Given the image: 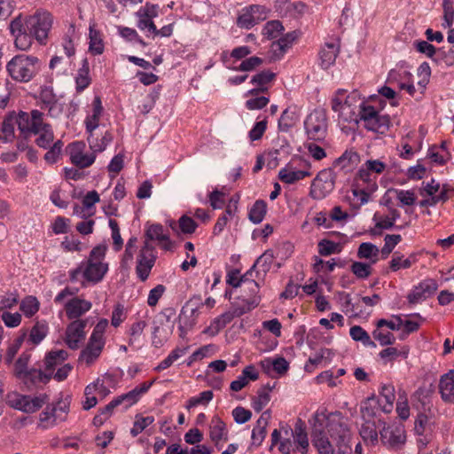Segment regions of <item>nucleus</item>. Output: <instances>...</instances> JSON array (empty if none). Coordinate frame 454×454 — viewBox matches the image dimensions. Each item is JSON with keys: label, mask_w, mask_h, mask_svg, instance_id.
Here are the masks:
<instances>
[{"label": "nucleus", "mask_w": 454, "mask_h": 454, "mask_svg": "<svg viewBox=\"0 0 454 454\" xmlns=\"http://www.w3.org/2000/svg\"><path fill=\"white\" fill-rule=\"evenodd\" d=\"M270 10L265 5L251 4L242 9L238 18V25L240 27L251 28L255 24L265 20Z\"/></svg>", "instance_id": "nucleus-17"}, {"label": "nucleus", "mask_w": 454, "mask_h": 454, "mask_svg": "<svg viewBox=\"0 0 454 454\" xmlns=\"http://www.w3.org/2000/svg\"><path fill=\"white\" fill-rule=\"evenodd\" d=\"M153 422L154 418L153 416L143 417L140 415H137L135 417L133 427L130 429V434H132V436H137L140 433H142L147 427L152 425Z\"/></svg>", "instance_id": "nucleus-64"}, {"label": "nucleus", "mask_w": 454, "mask_h": 454, "mask_svg": "<svg viewBox=\"0 0 454 454\" xmlns=\"http://www.w3.org/2000/svg\"><path fill=\"white\" fill-rule=\"evenodd\" d=\"M304 128L310 139H324L327 131V121L325 112L315 110L310 113L304 121Z\"/></svg>", "instance_id": "nucleus-16"}, {"label": "nucleus", "mask_w": 454, "mask_h": 454, "mask_svg": "<svg viewBox=\"0 0 454 454\" xmlns=\"http://www.w3.org/2000/svg\"><path fill=\"white\" fill-rule=\"evenodd\" d=\"M68 356L67 351L64 349L52 350L45 356V372H37L38 377L41 381L48 380L51 378L55 369L60 366Z\"/></svg>", "instance_id": "nucleus-26"}, {"label": "nucleus", "mask_w": 454, "mask_h": 454, "mask_svg": "<svg viewBox=\"0 0 454 454\" xmlns=\"http://www.w3.org/2000/svg\"><path fill=\"white\" fill-rule=\"evenodd\" d=\"M91 106V113L87 115L84 121L86 131L88 133L96 131L99 126V120L103 113L102 102L99 97L94 98Z\"/></svg>", "instance_id": "nucleus-35"}, {"label": "nucleus", "mask_w": 454, "mask_h": 454, "mask_svg": "<svg viewBox=\"0 0 454 454\" xmlns=\"http://www.w3.org/2000/svg\"><path fill=\"white\" fill-rule=\"evenodd\" d=\"M49 401L45 394L30 396L22 395H14L9 400L12 407L26 413H34L41 409Z\"/></svg>", "instance_id": "nucleus-18"}, {"label": "nucleus", "mask_w": 454, "mask_h": 454, "mask_svg": "<svg viewBox=\"0 0 454 454\" xmlns=\"http://www.w3.org/2000/svg\"><path fill=\"white\" fill-rule=\"evenodd\" d=\"M59 419L63 420L64 419L58 415V408L47 405L39 415L38 427L43 429L51 428L57 425Z\"/></svg>", "instance_id": "nucleus-42"}, {"label": "nucleus", "mask_w": 454, "mask_h": 454, "mask_svg": "<svg viewBox=\"0 0 454 454\" xmlns=\"http://www.w3.org/2000/svg\"><path fill=\"white\" fill-rule=\"evenodd\" d=\"M336 174L333 168L320 170L313 179L309 196L314 200H322L328 196L334 189Z\"/></svg>", "instance_id": "nucleus-10"}, {"label": "nucleus", "mask_w": 454, "mask_h": 454, "mask_svg": "<svg viewBox=\"0 0 454 454\" xmlns=\"http://www.w3.org/2000/svg\"><path fill=\"white\" fill-rule=\"evenodd\" d=\"M409 349L406 347H403L398 349L395 347H388L381 350L379 354L380 357L385 361V363L395 360L398 356L407 357Z\"/></svg>", "instance_id": "nucleus-56"}, {"label": "nucleus", "mask_w": 454, "mask_h": 454, "mask_svg": "<svg viewBox=\"0 0 454 454\" xmlns=\"http://www.w3.org/2000/svg\"><path fill=\"white\" fill-rule=\"evenodd\" d=\"M88 319H77L67 325L65 333V342L71 349L79 348L80 343L85 339V328Z\"/></svg>", "instance_id": "nucleus-23"}, {"label": "nucleus", "mask_w": 454, "mask_h": 454, "mask_svg": "<svg viewBox=\"0 0 454 454\" xmlns=\"http://www.w3.org/2000/svg\"><path fill=\"white\" fill-rule=\"evenodd\" d=\"M19 130L25 137L37 134L40 128L45 123L43 114L39 110L31 112H20L16 117Z\"/></svg>", "instance_id": "nucleus-14"}, {"label": "nucleus", "mask_w": 454, "mask_h": 454, "mask_svg": "<svg viewBox=\"0 0 454 454\" xmlns=\"http://www.w3.org/2000/svg\"><path fill=\"white\" fill-rule=\"evenodd\" d=\"M108 326V320L100 319L95 325L86 347L82 350L79 362L86 366L93 364L100 356L105 344V333Z\"/></svg>", "instance_id": "nucleus-5"}, {"label": "nucleus", "mask_w": 454, "mask_h": 454, "mask_svg": "<svg viewBox=\"0 0 454 454\" xmlns=\"http://www.w3.org/2000/svg\"><path fill=\"white\" fill-rule=\"evenodd\" d=\"M438 288L435 280L427 278L421 281L418 286H414L407 296L410 303L417 304L432 296Z\"/></svg>", "instance_id": "nucleus-25"}, {"label": "nucleus", "mask_w": 454, "mask_h": 454, "mask_svg": "<svg viewBox=\"0 0 454 454\" xmlns=\"http://www.w3.org/2000/svg\"><path fill=\"white\" fill-rule=\"evenodd\" d=\"M266 210H267V205L263 200L255 201V203L253 205L252 208L250 209L249 219L254 223H261L266 215Z\"/></svg>", "instance_id": "nucleus-63"}, {"label": "nucleus", "mask_w": 454, "mask_h": 454, "mask_svg": "<svg viewBox=\"0 0 454 454\" xmlns=\"http://www.w3.org/2000/svg\"><path fill=\"white\" fill-rule=\"evenodd\" d=\"M260 94H262V93L257 92L254 95L248 96L251 98H248L245 103V106L247 110H251V111L261 110L269 104V102H270L269 97H266L264 95H260Z\"/></svg>", "instance_id": "nucleus-59"}, {"label": "nucleus", "mask_w": 454, "mask_h": 454, "mask_svg": "<svg viewBox=\"0 0 454 454\" xmlns=\"http://www.w3.org/2000/svg\"><path fill=\"white\" fill-rule=\"evenodd\" d=\"M38 137L35 139V144L43 149H47L54 143V134L50 124L44 123L42 128L39 129Z\"/></svg>", "instance_id": "nucleus-48"}, {"label": "nucleus", "mask_w": 454, "mask_h": 454, "mask_svg": "<svg viewBox=\"0 0 454 454\" xmlns=\"http://www.w3.org/2000/svg\"><path fill=\"white\" fill-rule=\"evenodd\" d=\"M105 51V42L102 32L97 28L95 22L89 27V52L91 55H101Z\"/></svg>", "instance_id": "nucleus-34"}, {"label": "nucleus", "mask_w": 454, "mask_h": 454, "mask_svg": "<svg viewBox=\"0 0 454 454\" xmlns=\"http://www.w3.org/2000/svg\"><path fill=\"white\" fill-rule=\"evenodd\" d=\"M156 259L157 255L153 246L150 242L145 241L137 254L136 265V273L141 281L144 282L149 278Z\"/></svg>", "instance_id": "nucleus-13"}, {"label": "nucleus", "mask_w": 454, "mask_h": 454, "mask_svg": "<svg viewBox=\"0 0 454 454\" xmlns=\"http://www.w3.org/2000/svg\"><path fill=\"white\" fill-rule=\"evenodd\" d=\"M53 21V15L44 9H37L32 14H20L14 18L9 25V29L14 38L15 47L20 51H27L35 41L40 45H46Z\"/></svg>", "instance_id": "nucleus-1"}, {"label": "nucleus", "mask_w": 454, "mask_h": 454, "mask_svg": "<svg viewBox=\"0 0 454 454\" xmlns=\"http://www.w3.org/2000/svg\"><path fill=\"white\" fill-rule=\"evenodd\" d=\"M311 426L312 443L317 449L318 454H332L335 451L330 442L326 432L323 428V424H317L312 418L309 419Z\"/></svg>", "instance_id": "nucleus-24"}, {"label": "nucleus", "mask_w": 454, "mask_h": 454, "mask_svg": "<svg viewBox=\"0 0 454 454\" xmlns=\"http://www.w3.org/2000/svg\"><path fill=\"white\" fill-rule=\"evenodd\" d=\"M88 134L89 136L87 140L90 148L95 154L103 152L113 139L111 133L108 131H106L100 136L96 134L95 131Z\"/></svg>", "instance_id": "nucleus-43"}, {"label": "nucleus", "mask_w": 454, "mask_h": 454, "mask_svg": "<svg viewBox=\"0 0 454 454\" xmlns=\"http://www.w3.org/2000/svg\"><path fill=\"white\" fill-rule=\"evenodd\" d=\"M378 420H363L359 434L367 445L375 446L379 442L378 429L380 430L382 426L378 425Z\"/></svg>", "instance_id": "nucleus-32"}, {"label": "nucleus", "mask_w": 454, "mask_h": 454, "mask_svg": "<svg viewBox=\"0 0 454 454\" xmlns=\"http://www.w3.org/2000/svg\"><path fill=\"white\" fill-rule=\"evenodd\" d=\"M342 308V310L350 317H361L364 314L360 300L357 299L353 302L348 294L343 296Z\"/></svg>", "instance_id": "nucleus-50"}, {"label": "nucleus", "mask_w": 454, "mask_h": 454, "mask_svg": "<svg viewBox=\"0 0 454 454\" xmlns=\"http://www.w3.org/2000/svg\"><path fill=\"white\" fill-rule=\"evenodd\" d=\"M209 437L217 449L228 440V430L225 423L218 417H214L209 425Z\"/></svg>", "instance_id": "nucleus-31"}, {"label": "nucleus", "mask_w": 454, "mask_h": 454, "mask_svg": "<svg viewBox=\"0 0 454 454\" xmlns=\"http://www.w3.org/2000/svg\"><path fill=\"white\" fill-rule=\"evenodd\" d=\"M350 270L357 278L366 279L372 273V264L366 262H354Z\"/></svg>", "instance_id": "nucleus-57"}, {"label": "nucleus", "mask_w": 454, "mask_h": 454, "mask_svg": "<svg viewBox=\"0 0 454 454\" xmlns=\"http://www.w3.org/2000/svg\"><path fill=\"white\" fill-rule=\"evenodd\" d=\"M378 425L382 426L380 434L384 446L396 449L404 444L406 435L403 426L387 425L382 419L378 420Z\"/></svg>", "instance_id": "nucleus-15"}, {"label": "nucleus", "mask_w": 454, "mask_h": 454, "mask_svg": "<svg viewBox=\"0 0 454 454\" xmlns=\"http://www.w3.org/2000/svg\"><path fill=\"white\" fill-rule=\"evenodd\" d=\"M400 217V213L395 208H389L388 213L385 215H375L376 227L379 229H391L395 221Z\"/></svg>", "instance_id": "nucleus-49"}, {"label": "nucleus", "mask_w": 454, "mask_h": 454, "mask_svg": "<svg viewBox=\"0 0 454 454\" xmlns=\"http://www.w3.org/2000/svg\"><path fill=\"white\" fill-rule=\"evenodd\" d=\"M380 405L374 397L367 398L361 403L360 411L363 420H377V412Z\"/></svg>", "instance_id": "nucleus-47"}, {"label": "nucleus", "mask_w": 454, "mask_h": 454, "mask_svg": "<svg viewBox=\"0 0 454 454\" xmlns=\"http://www.w3.org/2000/svg\"><path fill=\"white\" fill-rule=\"evenodd\" d=\"M270 401V388L264 386L257 391V395L253 398V409L260 412Z\"/></svg>", "instance_id": "nucleus-52"}, {"label": "nucleus", "mask_w": 454, "mask_h": 454, "mask_svg": "<svg viewBox=\"0 0 454 454\" xmlns=\"http://www.w3.org/2000/svg\"><path fill=\"white\" fill-rule=\"evenodd\" d=\"M48 333V325L45 321H37L32 327L28 341L33 345H38Z\"/></svg>", "instance_id": "nucleus-51"}, {"label": "nucleus", "mask_w": 454, "mask_h": 454, "mask_svg": "<svg viewBox=\"0 0 454 454\" xmlns=\"http://www.w3.org/2000/svg\"><path fill=\"white\" fill-rule=\"evenodd\" d=\"M356 256L373 265L380 260V249L371 242H363L358 247Z\"/></svg>", "instance_id": "nucleus-40"}, {"label": "nucleus", "mask_w": 454, "mask_h": 454, "mask_svg": "<svg viewBox=\"0 0 454 454\" xmlns=\"http://www.w3.org/2000/svg\"><path fill=\"white\" fill-rule=\"evenodd\" d=\"M339 54V44L336 43H325L319 51V64L324 69L332 67Z\"/></svg>", "instance_id": "nucleus-36"}, {"label": "nucleus", "mask_w": 454, "mask_h": 454, "mask_svg": "<svg viewBox=\"0 0 454 454\" xmlns=\"http://www.w3.org/2000/svg\"><path fill=\"white\" fill-rule=\"evenodd\" d=\"M153 383L154 380L143 382L128 393L116 396L105 407V411L111 413L114 408L120 405H123L125 409L131 407L140 400L143 395L148 392Z\"/></svg>", "instance_id": "nucleus-11"}, {"label": "nucleus", "mask_w": 454, "mask_h": 454, "mask_svg": "<svg viewBox=\"0 0 454 454\" xmlns=\"http://www.w3.org/2000/svg\"><path fill=\"white\" fill-rule=\"evenodd\" d=\"M145 241L156 240L159 246L164 250H170L172 242L169 239L168 234L165 231L164 227L160 223H152L146 225L145 229Z\"/></svg>", "instance_id": "nucleus-28"}, {"label": "nucleus", "mask_w": 454, "mask_h": 454, "mask_svg": "<svg viewBox=\"0 0 454 454\" xmlns=\"http://www.w3.org/2000/svg\"><path fill=\"white\" fill-rule=\"evenodd\" d=\"M349 334L354 340L361 341L366 347H376L375 342L372 340L368 333L359 325L352 326L349 330Z\"/></svg>", "instance_id": "nucleus-55"}, {"label": "nucleus", "mask_w": 454, "mask_h": 454, "mask_svg": "<svg viewBox=\"0 0 454 454\" xmlns=\"http://www.w3.org/2000/svg\"><path fill=\"white\" fill-rule=\"evenodd\" d=\"M358 122L370 131L386 133L390 127V119L387 114H380L373 106L363 102L358 105Z\"/></svg>", "instance_id": "nucleus-9"}, {"label": "nucleus", "mask_w": 454, "mask_h": 454, "mask_svg": "<svg viewBox=\"0 0 454 454\" xmlns=\"http://www.w3.org/2000/svg\"><path fill=\"white\" fill-rule=\"evenodd\" d=\"M295 39L293 34H287L272 43V51L275 55L282 56L286 50L292 45Z\"/></svg>", "instance_id": "nucleus-60"}, {"label": "nucleus", "mask_w": 454, "mask_h": 454, "mask_svg": "<svg viewBox=\"0 0 454 454\" xmlns=\"http://www.w3.org/2000/svg\"><path fill=\"white\" fill-rule=\"evenodd\" d=\"M106 247L98 245L90 253L88 260L82 263V277L88 282H100L108 270V264L104 262Z\"/></svg>", "instance_id": "nucleus-7"}, {"label": "nucleus", "mask_w": 454, "mask_h": 454, "mask_svg": "<svg viewBox=\"0 0 454 454\" xmlns=\"http://www.w3.org/2000/svg\"><path fill=\"white\" fill-rule=\"evenodd\" d=\"M378 189L377 178L363 166L356 174L351 184L354 205L362 206L369 201L370 196Z\"/></svg>", "instance_id": "nucleus-6"}, {"label": "nucleus", "mask_w": 454, "mask_h": 454, "mask_svg": "<svg viewBox=\"0 0 454 454\" xmlns=\"http://www.w3.org/2000/svg\"><path fill=\"white\" fill-rule=\"evenodd\" d=\"M40 308V302L35 296H26L20 304V309L27 317H32L37 313Z\"/></svg>", "instance_id": "nucleus-53"}, {"label": "nucleus", "mask_w": 454, "mask_h": 454, "mask_svg": "<svg viewBox=\"0 0 454 454\" xmlns=\"http://www.w3.org/2000/svg\"><path fill=\"white\" fill-rule=\"evenodd\" d=\"M16 118H6L4 120L1 128L0 139L4 142H11L15 137Z\"/></svg>", "instance_id": "nucleus-58"}, {"label": "nucleus", "mask_w": 454, "mask_h": 454, "mask_svg": "<svg viewBox=\"0 0 454 454\" xmlns=\"http://www.w3.org/2000/svg\"><path fill=\"white\" fill-rule=\"evenodd\" d=\"M275 77L276 74L270 70H263L254 74L251 79V83L254 84L255 88L247 90L245 93V97L247 98L249 95H254L257 92H262V94L266 93Z\"/></svg>", "instance_id": "nucleus-29"}, {"label": "nucleus", "mask_w": 454, "mask_h": 454, "mask_svg": "<svg viewBox=\"0 0 454 454\" xmlns=\"http://www.w3.org/2000/svg\"><path fill=\"white\" fill-rule=\"evenodd\" d=\"M417 261L415 254H411L407 258H403V255L395 254L389 262V267L392 271H397L401 269L411 268Z\"/></svg>", "instance_id": "nucleus-54"}, {"label": "nucleus", "mask_w": 454, "mask_h": 454, "mask_svg": "<svg viewBox=\"0 0 454 454\" xmlns=\"http://www.w3.org/2000/svg\"><path fill=\"white\" fill-rule=\"evenodd\" d=\"M442 192L444 193L443 195H445L447 201L450 199V195L453 192V190L449 184H442L434 178L428 182H423L419 190V193L423 197H438Z\"/></svg>", "instance_id": "nucleus-30"}, {"label": "nucleus", "mask_w": 454, "mask_h": 454, "mask_svg": "<svg viewBox=\"0 0 454 454\" xmlns=\"http://www.w3.org/2000/svg\"><path fill=\"white\" fill-rule=\"evenodd\" d=\"M439 392L445 403H454V370H450L441 376Z\"/></svg>", "instance_id": "nucleus-33"}, {"label": "nucleus", "mask_w": 454, "mask_h": 454, "mask_svg": "<svg viewBox=\"0 0 454 454\" xmlns=\"http://www.w3.org/2000/svg\"><path fill=\"white\" fill-rule=\"evenodd\" d=\"M6 71L14 82L27 83L41 71V61L35 55L17 54L7 62Z\"/></svg>", "instance_id": "nucleus-3"}, {"label": "nucleus", "mask_w": 454, "mask_h": 454, "mask_svg": "<svg viewBox=\"0 0 454 454\" xmlns=\"http://www.w3.org/2000/svg\"><path fill=\"white\" fill-rule=\"evenodd\" d=\"M85 143L82 141L73 142L67 147L71 162L80 168L91 166L96 160V154L92 152L85 153Z\"/></svg>", "instance_id": "nucleus-20"}, {"label": "nucleus", "mask_w": 454, "mask_h": 454, "mask_svg": "<svg viewBox=\"0 0 454 454\" xmlns=\"http://www.w3.org/2000/svg\"><path fill=\"white\" fill-rule=\"evenodd\" d=\"M312 419L317 424H323L325 432L337 441L338 446L349 440L351 433L348 419L340 412H328L325 410H318L314 413Z\"/></svg>", "instance_id": "nucleus-2"}, {"label": "nucleus", "mask_w": 454, "mask_h": 454, "mask_svg": "<svg viewBox=\"0 0 454 454\" xmlns=\"http://www.w3.org/2000/svg\"><path fill=\"white\" fill-rule=\"evenodd\" d=\"M270 414L269 411H264L258 419L255 427L252 430L253 443L260 445L266 436V427L268 426Z\"/></svg>", "instance_id": "nucleus-44"}, {"label": "nucleus", "mask_w": 454, "mask_h": 454, "mask_svg": "<svg viewBox=\"0 0 454 454\" xmlns=\"http://www.w3.org/2000/svg\"><path fill=\"white\" fill-rule=\"evenodd\" d=\"M311 164L309 160L300 159L297 165L294 161L290 162L278 172V178L281 182L293 184L312 175Z\"/></svg>", "instance_id": "nucleus-12"}, {"label": "nucleus", "mask_w": 454, "mask_h": 454, "mask_svg": "<svg viewBox=\"0 0 454 454\" xmlns=\"http://www.w3.org/2000/svg\"><path fill=\"white\" fill-rule=\"evenodd\" d=\"M393 192L401 206H412L417 200V195L412 190L395 189Z\"/></svg>", "instance_id": "nucleus-62"}, {"label": "nucleus", "mask_w": 454, "mask_h": 454, "mask_svg": "<svg viewBox=\"0 0 454 454\" xmlns=\"http://www.w3.org/2000/svg\"><path fill=\"white\" fill-rule=\"evenodd\" d=\"M296 121L297 117L295 113L286 109L278 120V128L281 131L287 132L296 124Z\"/></svg>", "instance_id": "nucleus-61"}, {"label": "nucleus", "mask_w": 454, "mask_h": 454, "mask_svg": "<svg viewBox=\"0 0 454 454\" xmlns=\"http://www.w3.org/2000/svg\"><path fill=\"white\" fill-rule=\"evenodd\" d=\"M77 288L66 286L54 298V302L62 305L67 317L73 321L82 319L92 309V302L77 296Z\"/></svg>", "instance_id": "nucleus-4"}, {"label": "nucleus", "mask_w": 454, "mask_h": 454, "mask_svg": "<svg viewBox=\"0 0 454 454\" xmlns=\"http://www.w3.org/2000/svg\"><path fill=\"white\" fill-rule=\"evenodd\" d=\"M159 15V5L146 3L144 6L140 7L137 12H135L137 18V27L141 31H147L152 33L155 29V23L153 19Z\"/></svg>", "instance_id": "nucleus-21"}, {"label": "nucleus", "mask_w": 454, "mask_h": 454, "mask_svg": "<svg viewBox=\"0 0 454 454\" xmlns=\"http://www.w3.org/2000/svg\"><path fill=\"white\" fill-rule=\"evenodd\" d=\"M360 104L357 94L353 92L347 95L345 90H338L332 98V109L344 121L358 122L357 113Z\"/></svg>", "instance_id": "nucleus-8"}, {"label": "nucleus", "mask_w": 454, "mask_h": 454, "mask_svg": "<svg viewBox=\"0 0 454 454\" xmlns=\"http://www.w3.org/2000/svg\"><path fill=\"white\" fill-rule=\"evenodd\" d=\"M359 162V155L356 152L346 151L333 162V168H338L344 173L352 171Z\"/></svg>", "instance_id": "nucleus-41"}, {"label": "nucleus", "mask_w": 454, "mask_h": 454, "mask_svg": "<svg viewBox=\"0 0 454 454\" xmlns=\"http://www.w3.org/2000/svg\"><path fill=\"white\" fill-rule=\"evenodd\" d=\"M252 276L253 269H250L242 276H240V271L239 270H231L227 273L226 282L233 287H242L243 293L248 292L253 294H258L260 286L256 281L250 279Z\"/></svg>", "instance_id": "nucleus-19"}, {"label": "nucleus", "mask_w": 454, "mask_h": 454, "mask_svg": "<svg viewBox=\"0 0 454 454\" xmlns=\"http://www.w3.org/2000/svg\"><path fill=\"white\" fill-rule=\"evenodd\" d=\"M261 298L258 294L243 293L240 297L231 303V309L238 317L252 311L260 303Z\"/></svg>", "instance_id": "nucleus-27"}, {"label": "nucleus", "mask_w": 454, "mask_h": 454, "mask_svg": "<svg viewBox=\"0 0 454 454\" xmlns=\"http://www.w3.org/2000/svg\"><path fill=\"white\" fill-rule=\"evenodd\" d=\"M146 327V322L144 320H138L133 323L129 331V340L128 343L131 347H135L137 348L142 346L143 342V333L145 328Z\"/></svg>", "instance_id": "nucleus-45"}, {"label": "nucleus", "mask_w": 454, "mask_h": 454, "mask_svg": "<svg viewBox=\"0 0 454 454\" xmlns=\"http://www.w3.org/2000/svg\"><path fill=\"white\" fill-rule=\"evenodd\" d=\"M258 378L259 373L254 365L251 364L246 366L243 369L241 375L231 383L230 388L234 392L240 391L249 383L250 380L254 381L258 380Z\"/></svg>", "instance_id": "nucleus-37"}, {"label": "nucleus", "mask_w": 454, "mask_h": 454, "mask_svg": "<svg viewBox=\"0 0 454 454\" xmlns=\"http://www.w3.org/2000/svg\"><path fill=\"white\" fill-rule=\"evenodd\" d=\"M235 317H238L234 311L230 309L229 310L222 313L210 323V325L206 329V333L210 335H216L227 325H229Z\"/></svg>", "instance_id": "nucleus-39"}, {"label": "nucleus", "mask_w": 454, "mask_h": 454, "mask_svg": "<svg viewBox=\"0 0 454 454\" xmlns=\"http://www.w3.org/2000/svg\"><path fill=\"white\" fill-rule=\"evenodd\" d=\"M293 435L291 427L281 426L271 433V446H278L282 454H291L295 450L294 441H292Z\"/></svg>", "instance_id": "nucleus-22"}, {"label": "nucleus", "mask_w": 454, "mask_h": 454, "mask_svg": "<svg viewBox=\"0 0 454 454\" xmlns=\"http://www.w3.org/2000/svg\"><path fill=\"white\" fill-rule=\"evenodd\" d=\"M293 434L294 448L301 454H306L309 444L305 426L301 420L297 421L293 429Z\"/></svg>", "instance_id": "nucleus-38"}, {"label": "nucleus", "mask_w": 454, "mask_h": 454, "mask_svg": "<svg viewBox=\"0 0 454 454\" xmlns=\"http://www.w3.org/2000/svg\"><path fill=\"white\" fill-rule=\"evenodd\" d=\"M395 400V387L392 385H384L380 392V398L377 402L382 405V411L385 413L391 412Z\"/></svg>", "instance_id": "nucleus-46"}]
</instances>
